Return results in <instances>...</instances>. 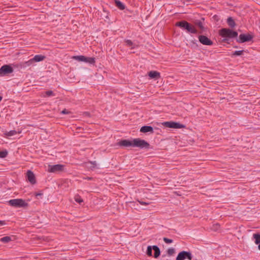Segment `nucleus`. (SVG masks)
I'll use <instances>...</instances> for the list:
<instances>
[{"label": "nucleus", "instance_id": "f257e3e1", "mask_svg": "<svg viewBox=\"0 0 260 260\" xmlns=\"http://www.w3.org/2000/svg\"><path fill=\"white\" fill-rule=\"evenodd\" d=\"M219 35L223 38V42L229 43L231 39L237 37L238 32L230 28H223L219 30Z\"/></svg>", "mask_w": 260, "mask_h": 260}, {"label": "nucleus", "instance_id": "f03ea898", "mask_svg": "<svg viewBox=\"0 0 260 260\" xmlns=\"http://www.w3.org/2000/svg\"><path fill=\"white\" fill-rule=\"evenodd\" d=\"M176 26L180 28L186 30L188 33L196 34L198 33L197 29L190 23L185 20H182L177 22L176 23Z\"/></svg>", "mask_w": 260, "mask_h": 260}, {"label": "nucleus", "instance_id": "7ed1b4c3", "mask_svg": "<svg viewBox=\"0 0 260 260\" xmlns=\"http://www.w3.org/2000/svg\"><path fill=\"white\" fill-rule=\"evenodd\" d=\"M133 147H138L140 149H149L150 144L145 140L140 138L133 139Z\"/></svg>", "mask_w": 260, "mask_h": 260}, {"label": "nucleus", "instance_id": "20e7f679", "mask_svg": "<svg viewBox=\"0 0 260 260\" xmlns=\"http://www.w3.org/2000/svg\"><path fill=\"white\" fill-rule=\"evenodd\" d=\"M66 171V166L61 164L49 165L48 172L53 173H60Z\"/></svg>", "mask_w": 260, "mask_h": 260}, {"label": "nucleus", "instance_id": "39448f33", "mask_svg": "<svg viewBox=\"0 0 260 260\" xmlns=\"http://www.w3.org/2000/svg\"><path fill=\"white\" fill-rule=\"evenodd\" d=\"M8 203L10 205L15 208H22L28 206V204L21 199L10 200Z\"/></svg>", "mask_w": 260, "mask_h": 260}, {"label": "nucleus", "instance_id": "423d86ee", "mask_svg": "<svg viewBox=\"0 0 260 260\" xmlns=\"http://www.w3.org/2000/svg\"><path fill=\"white\" fill-rule=\"evenodd\" d=\"M192 256L190 252L182 251L179 252L176 258V260H191Z\"/></svg>", "mask_w": 260, "mask_h": 260}, {"label": "nucleus", "instance_id": "0eeeda50", "mask_svg": "<svg viewBox=\"0 0 260 260\" xmlns=\"http://www.w3.org/2000/svg\"><path fill=\"white\" fill-rule=\"evenodd\" d=\"M162 124L166 127L175 129L184 128L185 127L184 125L180 124V123L174 121L164 122L162 123Z\"/></svg>", "mask_w": 260, "mask_h": 260}, {"label": "nucleus", "instance_id": "6e6552de", "mask_svg": "<svg viewBox=\"0 0 260 260\" xmlns=\"http://www.w3.org/2000/svg\"><path fill=\"white\" fill-rule=\"evenodd\" d=\"M14 71L13 68L9 64H5L3 66L0 68V75L4 76L8 74L12 73Z\"/></svg>", "mask_w": 260, "mask_h": 260}, {"label": "nucleus", "instance_id": "1a4fd4ad", "mask_svg": "<svg viewBox=\"0 0 260 260\" xmlns=\"http://www.w3.org/2000/svg\"><path fill=\"white\" fill-rule=\"evenodd\" d=\"M117 145L119 146L124 147H133V139L132 140L129 139H123L119 141Z\"/></svg>", "mask_w": 260, "mask_h": 260}, {"label": "nucleus", "instance_id": "9d476101", "mask_svg": "<svg viewBox=\"0 0 260 260\" xmlns=\"http://www.w3.org/2000/svg\"><path fill=\"white\" fill-rule=\"evenodd\" d=\"M199 41L204 45L211 46L213 44V42L210 39L204 35L199 36Z\"/></svg>", "mask_w": 260, "mask_h": 260}, {"label": "nucleus", "instance_id": "9b49d317", "mask_svg": "<svg viewBox=\"0 0 260 260\" xmlns=\"http://www.w3.org/2000/svg\"><path fill=\"white\" fill-rule=\"evenodd\" d=\"M27 179L31 184H35L36 183L35 175L34 173L30 170H28L27 172Z\"/></svg>", "mask_w": 260, "mask_h": 260}, {"label": "nucleus", "instance_id": "f8f14e48", "mask_svg": "<svg viewBox=\"0 0 260 260\" xmlns=\"http://www.w3.org/2000/svg\"><path fill=\"white\" fill-rule=\"evenodd\" d=\"M140 132L143 133H146L148 132L153 133V128L151 126L144 125L141 127Z\"/></svg>", "mask_w": 260, "mask_h": 260}, {"label": "nucleus", "instance_id": "ddd939ff", "mask_svg": "<svg viewBox=\"0 0 260 260\" xmlns=\"http://www.w3.org/2000/svg\"><path fill=\"white\" fill-rule=\"evenodd\" d=\"M148 76L151 79H157L160 77V73L157 71H151L148 73Z\"/></svg>", "mask_w": 260, "mask_h": 260}, {"label": "nucleus", "instance_id": "4468645a", "mask_svg": "<svg viewBox=\"0 0 260 260\" xmlns=\"http://www.w3.org/2000/svg\"><path fill=\"white\" fill-rule=\"evenodd\" d=\"M46 57L44 55L38 54L36 55L32 58L34 62H40L44 60L45 59Z\"/></svg>", "mask_w": 260, "mask_h": 260}, {"label": "nucleus", "instance_id": "2eb2a0df", "mask_svg": "<svg viewBox=\"0 0 260 260\" xmlns=\"http://www.w3.org/2000/svg\"><path fill=\"white\" fill-rule=\"evenodd\" d=\"M124 42L126 46L129 47L131 49H135L137 45L130 40H125Z\"/></svg>", "mask_w": 260, "mask_h": 260}, {"label": "nucleus", "instance_id": "dca6fc26", "mask_svg": "<svg viewBox=\"0 0 260 260\" xmlns=\"http://www.w3.org/2000/svg\"><path fill=\"white\" fill-rule=\"evenodd\" d=\"M87 57L83 55L73 56L72 58L79 61L86 62Z\"/></svg>", "mask_w": 260, "mask_h": 260}, {"label": "nucleus", "instance_id": "f3484780", "mask_svg": "<svg viewBox=\"0 0 260 260\" xmlns=\"http://www.w3.org/2000/svg\"><path fill=\"white\" fill-rule=\"evenodd\" d=\"M115 6L120 10H123L125 9V6L119 0H115Z\"/></svg>", "mask_w": 260, "mask_h": 260}, {"label": "nucleus", "instance_id": "a211bd4d", "mask_svg": "<svg viewBox=\"0 0 260 260\" xmlns=\"http://www.w3.org/2000/svg\"><path fill=\"white\" fill-rule=\"evenodd\" d=\"M152 248L154 251V257L157 258L160 254V251L157 246H152Z\"/></svg>", "mask_w": 260, "mask_h": 260}, {"label": "nucleus", "instance_id": "6ab92c4d", "mask_svg": "<svg viewBox=\"0 0 260 260\" xmlns=\"http://www.w3.org/2000/svg\"><path fill=\"white\" fill-rule=\"evenodd\" d=\"M253 37L254 35L252 34H245V42H253Z\"/></svg>", "mask_w": 260, "mask_h": 260}, {"label": "nucleus", "instance_id": "aec40b11", "mask_svg": "<svg viewBox=\"0 0 260 260\" xmlns=\"http://www.w3.org/2000/svg\"><path fill=\"white\" fill-rule=\"evenodd\" d=\"M34 63H35V62H34L32 58H31L29 60H28V61L24 62L23 63L22 67L23 68H26V67H29L31 66H34Z\"/></svg>", "mask_w": 260, "mask_h": 260}, {"label": "nucleus", "instance_id": "412c9836", "mask_svg": "<svg viewBox=\"0 0 260 260\" xmlns=\"http://www.w3.org/2000/svg\"><path fill=\"white\" fill-rule=\"evenodd\" d=\"M227 23L228 25L231 28H233L236 25L235 21L231 17L227 19Z\"/></svg>", "mask_w": 260, "mask_h": 260}, {"label": "nucleus", "instance_id": "4be33fe9", "mask_svg": "<svg viewBox=\"0 0 260 260\" xmlns=\"http://www.w3.org/2000/svg\"><path fill=\"white\" fill-rule=\"evenodd\" d=\"M21 132H17L15 130H11L9 132H6L5 133V135L7 136V137H11V136H14L16 134H19Z\"/></svg>", "mask_w": 260, "mask_h": 260}, {"label": "nucleus", "instance_id": "5701e85b", "mask_svg": "<svg viewBox=\"0 0 260 260\" xmlns=\"http://www.w3.org/2000/svg\"><path fill=\"white\" fill-rule=\"evenodd\" d=\"M11 241L12 239L9 236H5L0 239V241L4 243H8Z\"/></svg>", "mask_w": 260, "mask_h": 260}, {"label": "nucleus", "instance_id": "b1692460", "mask_svg": "<svg viewBox=\"0 0 260 260\" xmlns=\"http://www.w3.org/2000/svg\"><path fill=\"white\" fill-rule=\"evenodd\" d=\"M253 237L255 239V243L256 244H258L259 243H260V234H253Z\"/></svg>", "mask_w": 260, "mask_h": 260}, {"label": "nucleus", "instance_id": "393cba45", "mask_svg": "<svg viewBox=\"0 0 260 260\" xmlns=\"http://www.w3.org/2000/svg\"><path fill=\"white\" fill-rule=\"evenodd\" d=\"M195 24L199 27L201 30H203L204 27L203 24V22L201 20H196L194 22Z\"/></svg>", "mask_w": 260, "mask_h": 260}, {"label": "nucleus", "instance_id": "a878e982", "mask_svg": "<svg viewBox=\"0 0 260 260\" xmlns=\"http://www.w3.org/2000/svg\"><path fill=\"white\" fill-rule=\"evenodd\" d=\"M86 60L85 62L89 63L91 64H94L95 62L94 57H87Z\"/></svg>", "mask_w": 260, "mask_h": 260}, {"label": "nucleus", "instance_id": "bb28decb", "mask_svg": "<svg viewBox=\"0 0 260 260\" xmlns=\"http://www.w3.org/2000/svg\"><path fill=\"white\" fill-rule=\"evenodd\" d=\"M88 164L90 165V166H88V167L92 170L94 169L96 166V162L95 161H89Z\"/></svg>", "mask_w": 260, "mask_h": 260}, {"label": "nucleus", "instance_id": "cd10ccee", "mask_svg": "<svg viewBox=\"0 0 260 260\" xmlns=\"http://www.w3.org/2000/svg\"><path fill=\"white\" fill-rule=\"evenodd\" d=\"M153 249L152 246H148L147 248L146 253L149 256H151L152 255V250Z\"/></svg>", "mask_w": 260, "mask_h": 260}, {"label": "nucleus", "instance_id": "c85d7f7f", "mask_svg": "<svg viewBox=\"0 0 260 260\" xmlns=\"http://www.w3.org/2000/svg\"><path fill=\"white\" fill-rule=\"evenodd\" d=\"M175 253V250L174 248H170L167 250V253L169 256L173 255Z\"/></svg>", "mask_w": 260, "mask_h": 260}, {"label": "nucleus", "instance_id": "c756f323", "mask_svg": "<svg viewBox=\"0 0 260 260\" xmlns=\"http://www.w3.org/2000/svg\"><path fill=\"white\" fill-rule=\"evenodd\" d=\"M8 155V151L5 150L0 151V158H5Z\"/></svg>", "mask_w": 260, "mask_h": 260}, {"label": "nucleus", "instance_id": "7c9ffc66", "mask_svg": "<svg viewBox=\"0 0 260 260\" xmlns=\"http://www.w3.org/2000/svg\"><path fill=\"white\" fill-rule=\"evenodd\" d=\"M75 200L76 202H77L79 204H81V203H82L83 202V201L81 199V198L78 195L75 196Z\"/></svg>", "mask_w": 260, "mask_h": 260}, {"label": "nucleus", "instance_id": "2f4dec72", "mask_svg": "<svg viewBox=\"0 0 260 260\" xmlns=\"http://www.w3.org/2000/svg\"><path fill=\"white\" fill-rule=\"evenodd\" d=\"M45 94L47 96H54L55 94L52 90H48L45 92Z\"/></svg>", "mask_w": 260, "mask_h": 260}, {"label": "nucleus", "instance_id": "473e14b6", "mask_svg": "<svg viewBox=\"0 0 260 260\" xmlns=\"http://www.w3.org/2000/svg\"><path fill=\"white\" fill-rule=\"evenodd\" d=\"M243 52H244V50L235 51L234 52L233 55H236V56L241 55L243 54Z\"/></svg>", "mask_w": 260, "mask_h": 260}, {"label": "nucleus", "instance_id": "72a5a7b5", "mask_svg": "<svg viewBox=\"0 0 260 260\" xmlns=\"http://www.w3.org/2000/svg\"><path fill=\"white\" fill-rule=\"evenodd\" d=\"M163 240L167 244H170L173 242V240L172 239L166 237L163 238Z\"/></svg>", "mask_w": 260, "mask_h": 260}, {"label": "nucleus", "instance_id": "f704fd0d", "mask_svg": "<svg viewBox=\"0 0 260 260\" xmlns=\"http://www.w3.org/2000/svg\"><path fill=\"white\" fill-rule=\"evenodd\" d=\"M238 41L240 43H244V34H240Z\"/></svg>", "mask_w": 260, "mask_h": 260}, {"label": "nucleus", "instance_id": "c9c22d12", "mask_svg": "<svg viewBox=\"0 0 260 260\" xmlns=\"http://www.w3.org/2000/svg\"><path fill=\"white\" fill-rule=\"evenodd\" d=\"M71 112L70 111H69L68 110H66V109L63 110L61 112V114H69Z\"/></svg>", "mask_w": 260, "mask_h": 260}, {"label": "nucleus", "instance_id": "e433bc0d", "mask_svg": "<svg viewBox=\"0 0 260 260\" xmlns=\"http://www.w3.org/2000/svg\"><path fill=\"white\" fill-rule=\"evenodd\" d=\"M6 224L5 221L4 220H0V226L4 225Z\"/></svg>", "mask_w": 260, "mask_h": 260}, {"label": "nucleus", "instance_id": "4c0bfd02", "mask_svg": "<svg viewBox=\"0 0 260 260\" xmlns=\"http://www.w3.org/2000/svg\"><path fill=\"white\" fill-rule=\"evenodd\" d=\"M139 202L140 203V204L141 205H148V203L143 202V201H139Z\"/></svg>", "mask_w": 260, "mask_h": 260}, {"label": "nucleus", "instance_id": "58836bf2", "mask_svg": "<svg viewBox=\"0 0 260 260\" xmlns=\"http://www.w3.org/2000/svg\"><path fill=\"white\" fill-rule=\"evenodd\" d=\"M43 195V193H37L36 194V197H38V196H42Z\"/></svg>", "mask_w": 260, "mask_h": 260}, {"label": "nucleus", "instance_id": "ea45409f", "mask_svg": "<svg viewBox=\"0 0 260 260\" xmlns=\"http://www.w3.org/2000/svg\"><path fill=\"white\" fill-rule=\"evenodd\" d=\"M258 245V248L260 250V243Z\"/></svg>", "mask_w": 260, "mask_h": 260}, {"label": "nucleus", "instance_id": "a19ab883", "mask_svg": "<svg viewBox=\"0 0 260 260\" xmlns=\"http://www.w3.org/2000/svg\"><path fill=\"white\" fill-rule=\"evenodd\" d=\"M86 179H87V180H91V178H90V177H87Z\"/></svg>", "mask_w": 260, "mask_h": 260}, {"label": "nucleus", "instance_id": "79ce46f5", "mask_svg": "<svg viewBox=\"0 0 260 260\" xmlns=\"http://www.w3.org/2000/svg\"><path fill=\"white\" fill-rule=\"evenodd\" d=\"M2 100V97L1 96H0V102H1Z\"/></svg>", "mask_w": 260, "mask_h": 260}, {"label": "nucleus", "instance_id": "37998d69", "mask_svg": "<svg viewBox=\"0 0 260 260\" xmlns=\"http://www.w3.org/2000/svg\"><path fill=\"white\" fill-rule=\"evenodd\" d=\"M216 226L219 227V224H217Z\"/></svg>", "mask_w": 260, "mask_h": 260}]
</instances>
